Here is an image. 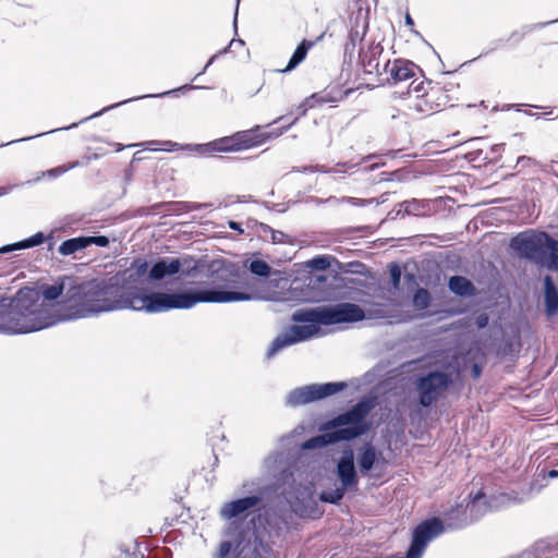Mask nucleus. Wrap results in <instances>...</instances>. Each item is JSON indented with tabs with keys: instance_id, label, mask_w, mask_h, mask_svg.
I'll return each mask as SVG.
<instances>
[{
	"instance_id": "1",
	"label": "nucleus",
	"mask_w": 558,
	"mask_h": 558,
	"mask_svg": "<svg viewBox=\"0 0 558 558\" xmlns=\"http://www.w3.org/2000/svg\"><path fill=\"white\" fill-rule=\"evenodd\" d=\"M272 288L263 295L245 292L225 291L216 289H193L183 292H155L151 295H133L125 298L121 294L118 279L107 281H89L74 289L75 312L66 318L86 317L100 313L133 310L147 313L166 312L172 308H191L197 303H230L251 300H264L283 303L312 302L310 292L312 280L289 282L278 279L269 282Z\"/></svg>"
},
{
	"instance_id": "2",
	"label": "nucleus",
	"mask_w": 558,
	"mask_h": 558,
	"mask_svg": "<svg viewBox=\"0 0 558 558\" xmlns=\"http://www.w3.org/2000/svg\"><path fill=\"white\" fill-rule=\"evenodd\" d=\"M59 322L52 305L41 300L36 289H21L10 311L0 317V330L8 333H28L50 327Z\"/></svg>"
},
{
	"instance_id": "3",
	"label": "nucleus",
	"mask_w": 558,
	"mask_h": 558,
	"mask_svg": "<svg viewBox=\"0 0 558 558\" xmlns=\"http://www.w3.org/2000/svg\"><path fill=\"white\" fill-rule=\"evenodd\" d=\"M369 411V407L365 402H360L350 411L339 415L332 421L326 423L320 429L325 433L320 436L313 437L302 445L303 449L320 448L329 444L340 440H351L367 429L364 418Z\"/></svg>"
},
{
	"instance_id": "4",
	"label": "nucleus",
	"mask_w": 558,
	"mask_h": 558,
	"mask_svg": "<svg viewBox=\"0 0 558 558\" xmlns=\"http://www.w3.org/2000/svg\"><path fill=\"white\" fill-rule=\"evenodd\" d=\"M511 247L520 256L549 270L558 269V241L545 232L525 231L511 240Z\"/></svg>"
},
{
	"instance_id": "5",
	"label": "nucleus",
	"mask_w": 558,
	"mask_h": 558,
	"mask_svg": "<svg viewBox=\"0 0 558 558\" xmlns=\"http://www.w3.org/2000/svg\"><path fill=\"white\" fill-rule=\"evenodd\" d=\"M148 270L147 262L143 259H136L132 263V265L124 270L122 274L112 277L111 279L119 280V288L121 289V294L125 298L133 295H148L144 293L140 286L143 284L144 278ZM150 293L149 295H151Z\"/></svg>"
},
{
	"instance_id": "6",
	"label": "nucleus",
	"mask_w": 558,
	"mask_h": 558,
	"mask_svg": "<svg viewBox=\"0 0 558 558\" xmlns=\"http://www.w3.org/2000/svg\"><path fill=\"white\" fill-rule=\"evenodd\" d=\"M319 335L320 328L317 325L307 324L290 326L272 341L267 355L271 356L283 348L310 340L318 337Z\"/></svg>"
},
{
	"instance_id": "7",
	"label": "nucleus",
	"mask_w": 558,
	"mask_h": 558,
	"mask_svg": "<svg viewBox=\"0 0 558 558\" xmlns=\"http://www.w3.org/2000/svg\"><path fill=\"white\" fill-rule=\"evenodd\" d=\"M345 385L343 383H327L318 385H308L290 392L288 403L300 405L313 402L341 391Z\"/></svg>"
},
{
	"instance_id": "8",
	"label": "nucleus",
	"mask_w": 558,
	"mask_h": 558,
	"mask_svg": "<svg viewBox=\"0 0 558 558\" xmlns=\"http://www.w3.org/2000/svg\"><path fill=\"white\" fill-rule=\"evenodd\" d=\"M442 532L444 525L439 519L433 518L422 522L413 532L407 558H421L427 544Z\"/></svg>"
},
{
	"instance_id": "9",
	"label": "nucleus",
	"mask_w": 558,
	"mask_h": 558,
	"mask_svg": "<svg viewBox=\"0 0 558 558\" xmlns=\"http://www.w3.org/2000/svg\"><path fill=\"white\" fill-rule=\"evenodd\" d=\"M265 140L266 136L264 134L254 135L251 132H242L214 141L207 146L215 151H239L257 146L265 142Z\"/></svg>"
},
{
	"instance_id": "10",
	"label": "nucleus",
	"mask_w": 558,
	"mask_h": 558,
	"mask_svg": "<svg viewBox=\"0 0 558 558\" xmlns=\"http://www.w3.org/2000/svg\"><path fill=\"white\" fill-rule=\"evenodd\" d=\"M325 325L355 323L364 319V311L356 304L325 305Z\"/></svg>"
},
{
	"instance_id": "11",
	"label": "nucleus",
	"mask_w": 558,
	"mask_h": 558,
	"mask_svg": "<svg viewBox=\"0 0 558 558\" xmlns=\"http://www.w3.org/2000/svg\"><path fill=\"white\" fill-rule=\"evenodd\" d=\"M448 385V377L444 373H430L421 378L417 384L420 402L424 407L430 405Z\"/></svg>"
},
{
	"instance_id": "12",
	"label": "nucleus",
	"mask_w": 558,
	"mask_h": 558,
	"mask_svg": "<svg viewBox=\"0 0 558 558\" xmlns=\"http://www.w3.org/2000/svg\"><path fill=\"white\" fill-rule=\"evenodd\" d=\"M337 476L343 488H355L357 485V475L354 465V451L348 447L337 463Z\"/></svg>"
},
{
	"instance_id": "13",
	"label": "nucleus",
	"mask_w": 558,
	"mask_h": 558,
	"mask_svg": "<svg viewBox=\"0 0 558 558\" xmlns=\"http://www.w3.org/2000/svg\"><path fill=\"white\" fill-rule=\"evenodd\" d=\"M262 499H263V490L259 488L257 494L227 502L221 508L220 514L223 519L235 518V517L257 507L260 504Z\"/></svg>"
},
{
	"instance_id": "14",
	"label": "nucleus",
	"mask_w": 558,
	"mask_h": 558,
	"mask_svg": "<svg viewBox=\"0 0 558 558\" xmlns=\"http://www.w3.org/2000/svg\"><path fill=\"white\" fill-rule=\"evenodd\" d=\"M181 267V262L178 258H163L151 267L148 276L153 280H161L167 276L178 274Z\"/></svg>"
},
{
	"instance_id": "15",
	"label": "nucleus",
	"mask_w": 558,
	"mask_h": 558,
	"mask_svg": "<svg viewBox=\"0 0 558 558\" xmlns=\"http://www.w3.org/2000/svg\"><path fill=\"white\" fill-rule=\"evenodd\" d=\"M325 305L315 308L299 310L293 313L292 320L295 323H308L313 325H325Z\"/></svg>"
},
{
	"instance_id": "16",
	"label": "nucleus",
	"mask_w": 558,
	"mask_h": 558,
	"mask_svg": "<svg viewBox=\"0 0 558 558\" xmlns=\"http://www.w3.org/2000/svg\"><path fill=\"white\" fill-rule=\"evenodd\" d=\"M388 73L393 82H402L414 75V64L404 60H395L387 64Z\"/></svg>"
},
{
	"instance_id": "17",
	"label": "nucleus",
	"mask_w": 558,
	"mask_h": 558,
	"mask_svg": "<svg viewBox=\"0 0 558 558\" xmlns=\"http://www.w3.org/2000/svg\"><path fill=\"white\" fill-rule=\"evenodd\" d=\"M357 464L362 474H367L374 466L378 465V457L375 448L371 445L361 449L357 456Z\"/></svg>"
},
{
	"instance_id": "18",
	"label": "nucleus",
	"mask_w": 558,
	"mask_h": 558,
	"mask_svg": "<svg viewBox=\"0 0 558 558\" xmlns=\"http://www.w3.org/2000/svg\"><path fill=\"white\" fill-rule=\"evenodd\" d=\"M544 289L546 312L548 315H554L558 311V291L549 276L544 279Z\"/></svg>"
},
{
	"instance_id": "19",
	"label": "nucleus",
	"mask_w": 558,
	"mask_h": 558,
	"mask_svg": "<svg viewBox=\"0 0 558 558\" xmlns=\"http://www.w3.org/2000/svg\"><path fill=\"white\" fill-rule=\"evenodd\" d=\"M44 240H45L44 234L41 232H37L36 234H34L33 236H31L26 240L0 247V254L9 253V252H12L15 250H24V248L34 247V246L40 245L44 242Z\"/></svg>"
},
{
	"instance_id": "20",
	"label": "nucleus",
	"mask_w": 558,
	"mask_h": 558,
	"mask_svg": "<svg viewBox=\"0 0 558 558\" xmlns=\"http://www.w3.org/2000/svg\"><path fill=\"white\" fill-rule=\"evenodd\" d=\"M313 46L312 41L303 40L295 49L293 56L291 57L287 68L283 72H288L293 70L296 65H299L306 57L308 49Z\"/></svg>"
},
{
	"instance_id": "21",
	"label": "nucleus",
	"mask_w": 558,
	"mask_h": 558,
	"mask_svg": "<svg viewBox=\"0 0 558 558\" xmlns=\"http://www.w3.org/2000/svg\"><path fill=\"white\" fill-rule=\"evenodd\" d=\"M86 239L85 236H78V238H73V239H70V240H66L64 242L61 243V245L59 246V253L61 255H71L75 252H78L86 246Z\"/></svg>"
},
{
	"instance_id": "22",
	"label": "nucleus",
	"mask_w": 558,
	"mask_h": 558,
	"mask_svg": "<svg viewBox=\"0 0 558 558\" xmlns=\"http://www.w3.org/2000/svg\"><path fill=\"white\" fill-rule=\"evenodd\" d=\"M450 290L459 295H466L472 292V283L464 277L454 276L449 280Z\"/></svg>"
},
{
	"instance_id": "23",
	"label": "nucleus",
	"mask_w": 558,
	"mask_h": 558,
	"mask_svg": "<svg viewBox=\"0 0 558 558\" xmlns=\"http://www.w3.org/2000/svg\"><path fill=\"white\" fill-rule=\"evenodd\" d=\"M345 489L347 488H343V486H341L329 492H323L320 495V499L326 502L337 504L342 499Z\"/></svg>"
},
{
	"instance_id": "24",
	"label": "nucleus",
	"mask_w": 558,
	"mask_h": 558,
	"mask_svg": "<svg viewBox=\"0 0 558 558\" xmlns=\"http://www.w3.org/2000/svg\"><path fill=\"white\" fill-rule=\"evenodd\" d=\"M62 291H63V287L62 286H49V287H46L44 289V292H43V295H41V300L45 302V303H49L51 305V301L58 299L61 294H62Z\"/></svg>"
},
{
	"instance_id": "25",
	"label": "nucleus",
	"mask_w": 558,
	"mask_h": 558,
	"mask_svg": "<svg viewBox=\"0 0 558 558\" xmlns=\"http://www.w3.org/2000/svg\"><path fill=\"white\" fill-rule=\"evenodd\" d=\"M429 302V293L425 289H418L413 298V304L415 307L423 310L426 308Z\"/></svg>"
},
{
	"instance_id": "26",
	"label": "nucleus",
	"mask_w": 558,
	"mask_h": 558,
	"mask_svg": "<svg viewBox=\"0 0 558 558\" xmlns=\"http://www.w3.org/2000/svg\"><path fill=\"white\" fill-rule=\"evenodd\" d=\"M250 270L257 276L267 277L270 272V267L264 260L257 259L250 264Z\"/></svg>"
},
{
	"instance_id": "27",
	"label": "nucleus",
	"mask_w": 558,
	"mask_h": 558,
	"mask_svg": "<svg viewBox=\"0 0 558 558\" xmlns=\"http://www.w3.org/2000/svg\"><path fill=\"white\" fill-rule=\"evenodd\" d=\"M308 265L318 270H325L330 266L329 259L325 256H319L311 259Z\"/></svg>"
},
{
	"instance_id": "28",
	"label": "nucleus",
	"mask_w": 558,
	"mask_h": 558,
	"mask_svg": "<svg viewBox=\"0 0 558 558\" xmlns=\"http://www.w3.org/2000/svg\"><path fill=\"white\" fill-rule=\"evenodd\" d=\"M86 239V246L90 244H95L100 247H105L109 244V239L105 235H98V236H85Z\"/></svg>"
},
{
	"instance_id": "29",
	"label": "nucleus",
	"mask_w": 558,
	"mask_h": 558,
	"mask_svg": "<svg viewBox=\"0 0 558 558\" xmlns=\"http://www.w3.org/2000/svg\"><path fill=\"white\" fill-rule=\"evenodd\" d=\"M232 549V544L228 541L222 542L219 545L218 551L215 558H227Z\"/></svg>"
},
{
	"instance_id": "30",
	"label": "nucleus",
	"mask_w": 558,
	"mask_h": 558,
	"mask_svg": "<svg viewBox=\"0 0 558 558\" xmlns=\"http://www.w3.org/2000/svg\"><path fill=\"white\" fill-rule=\"evenodd\" d=\"M390 276H391L393 286L397 288L400 283V278H401V270L397 265H392L390 267Z\"/></svg>"
},
{
	"instance_id": "31",
	"label": "nucleus",
	"mask_w": 558,
	"mask_h": 558,
	"mask_svg": "<svg viewBox=\"0 0 558 558\" xmlns=\"http://www.w3.org/2000/svg\"><path fill=\"white\" fill-rule=\"evenodd\" d=\"M71 167H65V166H61V167H57L54 169H51L49 171H47V174L50 175V177H57V175H60L62 173H65Z\"/></svg>"
},
{
	"instance_id": "32",
	"label": "nucleus",
	"mask_w": 558,
	"mask_h": 558,
	"mask_svg": "<svg viewBox=\"0 0 558 558\" xmlns=\"http://www.w3.org/2000/svg\"><path fill=\"white\" fill-rule=\"evenodd\" d=\"M484 497L482 493H477L474 499L471 502V511L480 504L481 499Z\"/></svg>"
},
{
	"instance_id": "33",
	"label": "nucleus",
	"mask_w": 558,
	"mask_h": 558,
	"mask_svg": "<svg viewBox=\"0 0 558 558\" xmlns=\"http://www.w3.org/2000/svg\"><path fill=\"white\" fill-rule=\"evenodd\" d=\"M159 143L158 142H148L146 143V148L149 150H159L160 148L156 147ZM141 144H135L134 146H140Z\"/></svg>"
},
{
	"instance_id": "34",
	"label": "nucleus",
	"mask_w": 558,
	"mask_h": 558,
	"mask_svg": "<svg viewBox=\"0 0 558 558\" xmlns=\"http://www.w3.org/2000/svg\"><path fill=\"white\" fill-rule=\"evenodd\" d=\"M144 97H145V96L137 97V98H131V99H129V101H131V100H135V99H140V98H144ZM125 102H128V100L120 101V102H118V104H116V105H112V106H110V107H108V108H105L102 111L110 110V109L116 108V107H118V106H120V105H123V104H125Z\"/></svg>"
},
{
	"instance_id": "35",
	"label": "nucleus",
	"mask_w": 558,
	"mask_h": 558,
	"mask_svg": "<svg viewBox=\"0 0 558 558\" xmlns=\"http://www.w3.org/2000/svg\"><path fill=\"white\" fill-rule=\"evenodd\" d=\"M487 322H488V318L486 316H480L477 318V326L481 327V328L485 327Z\"/></svg>"
},
{
	"instance_id": "36",
	"label": "nucleus",
	"mask_w": 558,
	"mask_h": 558,
	"mask_svg": "<svg viewBox=\"0 0 558 558\" xmlns=\"http://www.w3.org/2000/svg\"><path fill=\"white\" fill-rule=\"evenodd\" d=\"M283 234L281 232H274L272 233V241L274 242H281Z\"/></svg>"
},
{
	"instance_id": "37",
	"label": "nucleus",
	"mask_w": 558,
	"mask_h": 558,
	"mask_svg": "<svg viewBox=\"0 0 558 558\" xmlns=\"http://www.w3.org/2000/svg\"><path fill=\"white\" fill-rule=\"evenodd\" d=\"M548 478H556L558 477V470H551L547 473Z\"/></svg>"
},
{
	"instance_id": "38",
	"label": "nucleus",
	"mask_w": 558,
	"mask_h": 558,
	"mask_svg": "<svg viewBox=\"0 0 558 558\" xmlns=\"http://www.w3.org/2000/svg\"><path fill=\"white\" fill-rule=\"evenodd\" d=\"M229 227H230L231 229H233V230L242 231V230L240 229L239 223H236V222H234V221H230V222H229Z\"/></svg>"
},
{
	"instance_id": "39",
	"label": "nucleus",
	"mask_w": 558,
	"mask_h": 558,
	"mask_svg": "<svg viewBox=\"0 0 558 558\" xmlns=\"http://www.w3.org/2000/svg\"><path fill=\"white\" fill-rule=\"evenodd\" d=\"M405 23H407V25H410V26L413 25V20L411 19V16L409 14L405 15Z\"/></svg>"
},
{
	"instance_id": "40",
	"label": "nucleus",
	"mask_w": 558,
	"mask_h": 558,
	"mask_svg": "<svg viewBox=\"0 0 558 558\" xmlns=\"http://www.w3.org/2000/svg\"><path fill=\"white\" fill-rule=\"evenodd\" d=\"M162 145H165L166 147L163 148L165 150H170V146H173V144L171 142H163Z\"/></svg>"
},
{
	"instance_id": "41",
	"label": "nucleus",
	"mask_w": 558,
	"mask_h": 558,
	"mask_svg": "<svg viewBox=\"0 0 558 558\" xmlns=\"http://www.w3.org/2000/svg\"><path fill=\"white\" fill-rule=\"evenodd\" d=\"M473 373H474V376H475V377L480 376V373H481V372H480V368H478V366H477V365H475V366H474V368H473Z\"/></svg>"
},
{
	"instance_id": "42",
	"label": "nucleus",
	"mask_w": 558,
	"mask_h": 558,
	"mask_svg": "<svg viewBox=\"0 0 558 558\" xmlns=\"http://www.w3.org/2000/svg\"><path fill=\"white\" fill-rule=\"evenodd\" d=\"M171 92H166V93H161V94H157V95H151L153 97H162L165 95H168L170 94Z\"/></svg>"
},
{
	"instance_id": "43",
	"label": "nucleus",
	"mask_w": 558,
	"mask_h": 558,
	"mask_svg": "<svg viewBox=\"0 0 558 558\" xmlns=\"http://www.w3.org/2000/svg\"><path fill=\"white\" fill-rule=\"evenodd\" d=\"M215 57H216V56L211 57V59H210V60L208 61V63L206 64L205 69H206V68H208V66L213 63V61H214Z\"/></svg>"
},
{
	"instance_id": "44",
	"label": "nucleus",
	"mask_w": 558,
	"mask_h": 558,
	"mask_svg": "<svg viewBox=\"0 0 558 558\" xmlns=\"http://www.w3.org/2000/svg\"><path fill=\"white\" fill-rule=\"evenodd\" d=\"M236 44L240 45V46H243L244 41L240 39V40L236 41Z\"/></svg>"
},
{
	"instance_id": "45",
	"label": "nucleus",
	"mask_w": 558,
	"mask_h": 558,
	"mask_svg": "<svg viewBox=\"0 0 558 558\" xmlns=\"http://www.w3.org/2000/svg\"><path fill=\"white\" fill-rule=\"evenodd\" d=\"M422 84H423V83H420L417 86H415V87L413 88V90L418 92V87H420V85H422Z\"/></svg>"
},
{
	"instance_id": "46",
	"label": "nucleus",
	"mask_w": 558,
	"mask_h": 558,
	"mask_svg": "<svg viewBox=\"0 0 558 558\" xmlns=\"http://www.w3.org/2000/svg\"><path fill=\"white\" fill-rule=\"evenodd\" d=\"M524 160H526V158L525 157H521V158H519L518 162L520 163V162H522Z\"/></svg>"
}]
</instances>
